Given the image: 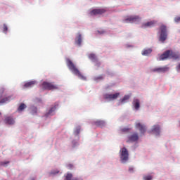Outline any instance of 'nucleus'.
I'll return each mask as SVG.
<instances>
[{
    "label": "nucleus",
    "mask_w": 180,
    "mask_h": 180,
    "mask_svg": "<svg viewBox=\"0 0 180 180\" xmlns=\"http://www.w3.org/2000/svg\"><path fill=\"white\" fill-rule=\"evenodd\" d=\"M152 51L151 49H145L142 51V56H148V54H151Z\"/></svg>",
    "instance_id": "nucleus-21"
},
{
    "label": "nucleus",
    "mask_w": 180,
    "mask_h": 180,
    "mask_svg": "<svg viewBox=\"0 0 180 180\" xmlns=\"http://www.w3.org/2000/svg\"><path fill=\"white\" fill-rule=\"evenodd\" d=\"M81 132V126H77L74 131L75 134H76V136H78V134H79V133Z\"/></svg>",
    "instance_id": "nucleus-26"
},
{
    "label": "nucleus",
    "mask_w": 180,
    "mask_h": 180,
    "mask_svg": "<svg viewBox=\"0 0 180 180\" xmlns=\"http://www.w3.org/2000/svg\"><path fill=\"white\" fill-rule=\"evenodd\" d=\"M58 172H60V171H58V170H53V171L50 172V174L51 175H56V174H58Z\"/></svg>",
    "instance_id": "nucleus-31"
},
{
    "label": "nucleus",
    "mask_w": 180,
    "mask_h": 180,
    "mask_svg": "<svg viewBox=\"0 0 180 180\" xmlns=\"http://www.w3.org/2000/svg\"><path fill=\"white\" fill-rule=\"evenodd\" d=\"M135 127L139 129V131L141 133V134H144V133L147 131V128L146 127V125L140 122H137L135 125Z\"/></svg>",
    "instance_id": "nucleus-8"
},
{
    "label": "nucleus",
    "mask_w": 180,
    "mask_h": 180,
    "mask_svg": "<svg viewBox=\"0 0 180 180\" xmlns=\"http://www.w3.org/2000/svg\"><path fill=\"white\" fill-rule=\"evenodd\" d=\"M177 71H180V63L176 66Z\"/></svg>",
    "instance_id": "nucleus-37"
},
{
    "label": "nucleus",
    "mask_w": 180,
    "mask_h": 180,
    "mask_svg": "<svg viewBox=\"0 0 180 180\" xmlns=\"http://www.w3.org/2000/svg\"><path fill=\"white\" fill-rule=\"evenodd\" d=\"M3 32L6 34L8 33V25L6 24L3 25Z\"/></svg>",
    "instance_id": "nucleus-29"
},
{
    "label": "nucleus",
    "mask_w": 180,
    "mask_h": 180,
    "mask_svg": "<svg viewBox=\"0 0 180 180\" xmlns=\"http://www.w3.org/2000/svg\"><path fill=\"white\" fill-rule=\"evenodd\" d=\"M174 21L176 22V23H179V22H180V17H176L174 18Z\"/></svg>",
    "instance_id": "nucleus-33"
},
{
    "label": "nucleus",
    "mask_w": 180,
    "mask_h": 180,
    "mask_svg": "<svg viewBox=\"0 0 180 180\" xmlns=\"http://www.w3.org/2000/svg\"><path fill=\"white\" fill-rule=\"evenodd\" d=\"M4 122L6 124H15V120L12 117H6Z\"/></svg>",
    "instance_id": "nucleus-16"
},
{
    "label": "nucleus",
    "mask_w": 180,
    "mask_h": 180,
    "mask_svg": "<svg viewBox=\"0 0 180 180\" xmlns=\"http://www.w3.org/2000/svg\"><path fill=\"white\" fill-rule=\"evenodd\" d=\"M31 115H37V108L32 106L30 108Z\"/></svg>",
    "instance_id": "nucleus-25"
},
{
    "label": "nucleus",
    "mask_w": 180,
    "mask_h": 180,
    "mask_svg": "<svg viewBox=\"0 0 180 180\" xmlns=\"http://www.w3.org/2000/svg\"><path fill=\"white\" fill-rule=\"evenodd\" d=\"M66 64L69 70H70V71H72V72L75 74V75H77L79 78H80V79H83L84 81L85 79H86V77L81 74V72H79L78 68H77L74 63H72V61L70 60V58L66 59Z\"/></svg>",
    "instance_id": "nucleus-1"
},
{
    "label": "nucleus",
    "mask_w": 180,
    "mask_h": 180,
    "mask_svg": "<svg viewBox=\"0 0 180 180\" xmlns=\"http://www.w3.org/2000/svg\"><path fill=\"white\" fill-rule=\"evenodd\" d=\"M168 67H163V68H156L153 69V72H167L168 71Z\"/></svg>",
    "instance_id": "nucleus-12"
},
{
    "label": "nucleus",
    "mask_w": 180,
    "mask_h": 180,
    "mask_svg": "<svg viewBox=\"0 0 180 180\" xmlns=\"http://www.w3.org/2000/svg\"><path fill=\"white\" fill-rule=\"evenodd\" d=\"M42 89L53 91L54 89H58V87L57 86V85L54 84L53 83L44 82L42 83Z\"/></svg>",
    "instance_id": "nucleus-4"
},
{
    "label": "nucleus",
    "mask_w": 180,
    "mask_h": 180,
    "mask_svg": "<svg viewBox=\"0 0 180 180\" xmlns=\"http://www.w3.org/2000/svg\"><path fill=\"white\" fill-rule=\"evenodd\" d=\"M120 160L123 164L129 160V151L125 147L122 148L120 150Z\"/></svg>",
    "instance_id": "nucleus-2"
},
{
    "label": "nucleus",
    "mask_w": 180,
    "mask_h": 180,
    "mask_svg": "<svg viewBox=\"0 0 180 180\" xmlns=\"http://www.w3.org/2000/svg\"><path fill=\"white\" fill-rule=\"evenodd\" d=\"M171 56V51L167 50L165 53H163L160 57V61H164V60H166V58H170Z\"/></svg>",
    "instance_id": "nucleus-9"
},
{
    "label": "nucleus",
    "mask_w": 180,
    "mask_h": 180,
    "mask_svg": "<svg viewBox=\"0 0 180 180\" xmlns=\"http://www.w3.org/2000/svg\"><path fill=\"white\" fill-rule=\"evenodd\" d=\"M2 91H5V89H2Z\"/></svg>",
    "instance_id": "nucleus-39"
},
{
    "label": "nucleus",
    "mask_w": 180,
    "mask_h": 180,
    "mask_svg": "<svg viewBox=\"0 0 180 180\" xmlns=\"http://www.w3.org/2000/svg\"><path fill=\"white\" fill-rule=\"evenodd\" d=\"M170 58H173L174 60H178L179 58H180L179 53L170 51Z\"/></svg>",
    "instance_id": "nucleus-14"
},
{
    "label": "nucleus",
    "mask_w": 180,
    "mask_h": 180,
    "mask_svg": "<svg viewBox=\"0 0 180 180\" xmlns=\"http://www.w3.org/2000/svg\"><path fill=\"white\" fill-rule=\"evenodd\" d=\"M132 104L134 108L136 109V110H139V109H140V100L134 99L133 101Z\"/></svg>",
    "instance_id": "nucleus-18"
},
{
    "label": "nucleus",
    "mask_w": 180,
    "mask_h": 180,
    "mask_svg": "<svg viewBox=\"0 0 180 180\" xmlns=\"http://www.w3.org/2000/svg\"><path fill=\"white\" fill-rule=\"evenodd\" d=\"M137 140H139V134L134 133L129 136L128 143H134V141H137Z\"/></svg>",
    "instance_id": "nucleus-11"
},
{
    "label": "nucleus",
    "mask_w": 180,
    "mask_h": 180,
    "mask_svg": "<svg viewBox=\"0 0 180 180\" xmlns=\"http://www.w3.org/2000/svg\"><path fill=\"white\" fill-rule=\"evenodd\" d=\"M130 99V96L125 95L122 99H121V103H124L126 101H129Z\"/></svg>",
    "instance_id": "nucleus-27"
},
{
    "label": "nucleus",
    "mask_w": 180,
    "mask_h": 180,
    "mask_svg": "<svg viewBox=\"0 0 180 180\" xmlns=\"http://www.w3.org/2000/svg\"><path fill=\"white\" fill-rule=\"evenodd\" d=\"M94 79L95 81L103 79V76H99V77H95Z\"/></svg>",
    "instance_id": "nucleus-32"
},
{
    "label": "nucleus",
    "mask_w": 180,
    "mask_h": 180,
    "mask_svg": "<svg viewBox=\"0 0 180 180\" xmlns=\"http://www.w3.org/2000/svg\"><path fill=\"white\" fill-rule=\"evenodd\" d=\"M73 167H74V166H73L72 165H71V164L68 165V169H72V168Z\"/></svg>",
    "instance_id": "nucleus-36"
},
{
    "label": "nucleus",
    "mask_w": 180,
    "mask_h": 180,
    "mask_svg": "<svg viewBox=\"0 0 180 180\" xmlns=\"http://www.w3.org/2000/svg\"><path fill=\"white\" fill-rule=\"evenodd\" d=\"M27 106L25 103H21L18 108V112H22L25 109H26Z\"/></svg>",
    "instance_id": "nucleus-24"
},
{
    "label": "nucleus",
    "mask_w": 180,
    "mask_h": 180,
    "mask_svg": "<svg viewBox=\"0 0 180 180\" xmlns=\"http://www.w3.org/2000/svg\"><path fill=\"white\" fill-rule=\"evenodd\" d=\"M89 60H91V61H98V58H96V55L94 53H90L89 55Z\"/></svg>",
    "instance_id": "nucleus-23"
},
{
    "label": "nucleus",
    "mask_w": 180,
    "mask_h": 180,
    "mask_svg": "<svg viewBox=\"0 0 180 180\" xmlns=\"http://www.w3.org/2000/svg\"><path fill=\"white\" fill-rule=\"evenodd\" d=\"M155 23H157V21H155V20L150 21L148 22L143 23L141 25V27L142 29H146V27H153V26H154V25H155Z\"/></svg>",
    "instance_id": "nucleus-10"
},
{
    "label": "nucleus",
    "mask_w": 180,
    "mask_h": 180,
    "mask_svg": "<svg viewBox=\"0 0 180 180\" xmlns=\"http://www.w3.org/2000/svg\"><path fill=\"white\" fill-rule=\"evenodd\" d=\"M122 131H130V129H129V128H123L122 129Z\"/></svg>",
    "instance_id": "nucleus-35"
},
{
    "label": "nucleus",
    "mask_w": 180,
    "mask_h": 180,
    "mask_svg": "<svg viewBox=\"0 0 180 180\" xmlns=\"http://www.w3.org/2000/svg\"><path fill=\"white\" fill-rule=\"evenodd\" d=\"M12 99V96H9L8 97H6L0 101V105H2V103H5L6 102H8Z\"/></svg>",
    "instance_id": "nucleus-22"
},
{
    "label": "nucleus",
    "mask_w": 180,
    "mask_h": 180,
    "mask_svg": "<svg viewBox=\"0 0 180 180\" xmlns=\"http://www.w3.org/2000/svg\"><path fill=\"white\" fill-rule=\"evenodd\" d=\"M75 43L77 44V46H81V44L82 43V35L80 33L77 34V37L75 39Z\"/></svg>",
    "instance_id": "nucleus-17"
},
{
    "label": "nucleus",
    "mask_w": 180,
    "mask_h": 180,
    "mask_svg": "<svg viewBox=\"0 0 180 180\" xmlns=\"http://www.w3.org/2000/svg\"><path fill=\"white\" fill-rule=\"evenodd\" d=\"M141 20V18L139 15H131L124 20V23H139Z\"/></svg>",
    "instance_id": "nucleus-3"
},
{
    "label": "nucleus",
    "mask_w": 180,
    "mask_h": 180,
    "mask_svg": "<svg viewBox=\"0 0 180 180\" xmlns=\"http://www.w3.org/2000/svg\"><path fill=\"white\" fill-rule=\"evenodd\" d=\"M153 179V176L151 175L144 176L143 180H151Z\"/></svg>",
    "instance_id": "nucleus-30"
},
{
    "label": "nucleus",
    "mask_w": 180,
    "mask_h": 180,
    "mask_svg": "<svg viewBox=\"0 0 180 180\" xmlns=\"http://www.w3.org/2000/svg\"><path fill=\"white\" fill-rule=\"evenodd\" d=\"M36 85V81H30L25 84L24 88H32Z\"/></svg>",
    "instance_id": "nucleus-19"
},
{
    "label": "nucleus",
    "mask_w": 180,
    "mask_h": 180,
    "mask_svg": "<svg viewBox=\"0 0 180 180\" xmlns=\"http://www.w3.org/2000/svg\"><path fill=\"white\" fill-rule=\"evenodd\" d=\"M57 109V107H56V105H54L53 107H52L48 112H46L45 114V117H49V116H53V115H54V112H56V110Z\"/></svg>",
    "instance_id": "nucleus-13"
},
{
    "label": "nucleus",
    "mask_w": 180,
    "mask_h": 180,
    "mask_svg": "<svg viewBox=\"0 0 180 180\" xmlns=\"http://www.w3.org/2000/svg\"><path fill=\"white\" fill-rule=\"evenodd\" d=\"M95 126H97V127H103L105 126V122L102 120H97L94 122Z\"/></svg>",
    "instance_id": "nucleus-20"
},
{
    "label": "nucleus",
    "mask_w": 180,
    "mask_h": 180,
    "mask_svg": "<svg viewBox=\"0 0 180 180\" xmlns=\"http://www.w3.org/2000/svg\"><path fill=\"white\" fill-rule=\"evenodd\" d=\"M160 41H162V43H164V41H165V40H167V26L165 25H161L160 26Z\"/></svg>",
    "instance_id": "nucleus-5"
},
{
    "label": "nucleus",
    "mask_w": 180,
    "mask_h": 180,
    "mask_svg": "<svg viewBox=\"0 0 180 180\" xmlns=\"http://www.w3.org/2000/svg\"><path fill=\"white\" fill-rule=\"evenodd\" d=\"M0 115H1V112H0Z\"/></svg>",
    "instance_id": "nucleus-40"
},
{
    "label": "nucleus",
    "mask_w": 180,
    "mask_h": 180,
    "mask_svg": "<svg viewBox=\"0 0 180 180\" xmlns=\"http://www.w3.org/2000/svg\"><path fill=\"white\" fill-rule=\"evenodd\" d=\"M7 164H9V161H6V162H1V165H3L4 167H5V165H6Z\"/></svg>",
    "instance_id": "nucleus-34"
},
{
    "label": "nucleus",
    "mask_w": 180,
    "mask_h": 180,
    "mask_svg": "<svg viewBox=\"0 0 180 180\" xmlns=\"http://www.w3.org/2000/svg\"><path fill=\"white\" fill-rule=\"evenodd\" d=\"M152 131L153 133L156 134V136L160 135V125H154L152 128Z\"/></svg>",
    "instance_id": "nucleus-15"
},
{
    "label": "nucleus",
    "mask_w": 180,
    "mask_h": 180,
    "mask_svg": "<svg viewBox=\"0 0 180 180\" xmlns=\"http://www.w3.org/2000/svg\"><path fill=\"white\" fill-rule=\"evenodd\" d=\"M106 12V8H96L94 9L90 12L91 16L96 15H103Z\"/></svg>",
    "instance_id": "nucleus-6"
},
{
    "label": "nucleus",
    "mask_w": 180,
    "mask_h": 180,
    "mask_svg": "<svg viewBox=\"0 0 180 180\" xmlns=\"http://www.w3.org/2000/svg\"><path fill=\"white\" fill-rule=\"evenodd\" d=\"M120 96V93H115L114 94H105L104 96L105 99H108V101H115Z\"/></svg>",
    "instance_id": "nucleus-7"
},
{
    "label": "nucleus",
    "mask_w": 180,
    "mask_h": 180,
    "mask_svg": "<svg viewBox=\"0 0 180 180\" xmlns=\"http://www.w3.org/2000/svg\"><path fill=\"white\" fill-rule=\"evenodd\" d=\"M65 180H72V174L68 173L65 176Z\"/></svg>",
    "instance_id": "nucleus-28"
},
{
    "label": "nucleus",
    "mask_w": 180,
    "mask_h": 180,
    "mask_svg": "<svg viewBox=\"0 0 180 180\" xmlns=\"http://www.w3.org/2000/svg\"><path fill=\"white\" fill-rule=\"evenodd\" d=\"M72 180H78V178L75 177V178L72 179Z\"/></svg>",
    "instance_id": "nucleus-38"
}]
</instances>
